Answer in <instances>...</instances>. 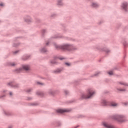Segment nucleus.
I'll return each instance as SVG.
<instances>
[{
	"label": "nucleus",
	"mask_w": 128,
	"mask_h": 128,
	"mask_svg": "<svg viewBox=\"0 0 128 128\" xmlns=\"http://www.w3.org/2000/svg\"><path fill=\"white\" fill-rule=\"evenodd\" d=\"M94 94V92H92L90 90H89L88 94L86 96L84 94H83L82 95V98H92Z\"/></svg>",
	"instance_id": "obj_1"
},
{
	"label": "nucleus",
	"mask_w": 128,
	"mask_h": 128,
	"mask_svg": "<svg viewBox=\"0 0 128 128\" xmlns=\"http://www.w3.org/2000/svg\"><path fill=\"white\" fill-rule=\"evenodd\" d=\"M70 112L68 110H62V109H58L56 110V112L58 114H62V112Z\"/></svg>",
	"instance_id": "obj_2"
},
{
	"label": "nucleus",
	"mask_w": 128,
	"mask_h": 128,
	"mask_svg": "<svg viewBox=\"0 0 128 128\" xmlns=\"http://www.w3.org/2000/svg\"><path fill=\"white\" fill-rule=\"evenodd\" d=\"M122 8L124 10H126V8H128V4L126 2H124L122 4Z\"/></svg>",
	"instance_id": "obj_3"
},
{
	"label": "nucleus",
	"mask_w": 128,
	"mask_h": 128,
	"mask_svg": "<svg viewBox=\"0 0 128 128\" xmlns=\"http://www.w3.org/2000/svg\"><path fill=\"white\" fill-rule=\"evenodd\" d=\"M103 125L104 126H105V128H114V126L110 124H108L106 122L103 123Z\"/></svg>",
	"instance_id": "obj_4"
},
{
	"label": "nucleus",
	"mask_w": 128,
	"mask_h": 128,
	"mask_svg": "<svg viewBox=\"0 0 128 128\" xmlns=\"http://www.w3.org/2000/svg\"><path fill=\"white\" fill-rule=\"evenodd\" d=\"M22 68L25 70H30V67L28 65H24L22 66Z\"/></svg>",
	"instance_id": "obj_5"
},
{
	"label": "nucleus",
	"mask_w": 128,
	"mask_h": 128,
	"mask_svg": "<svg viewBox=\"0 0 128 128\" xmlns=\"http://www.w3.org/2000/svg\"><path fill=\"white\" fill-rule=\"evenodd\" d=\"M124 118V116H118V118H116V120H117L118 122H124L122 119Z\"/></svg>",
	"instance_id": "obj_6"
},
{
	"label": "nucleus",
	"mask_w": 128,
	"mask_h": 128,
	"mask_svg": "<svg viewBox=\"0 0 128 128\" xmlns=\"http://www.w3.org/2000/svg\"><path fill=\"white\" fill-rule=\"evenodd\" d=\"M62 48H63V50H68V48H70V45L64 44L62 46Z\"/></svg>",
	"instance_id": "obj_7"
},
{
	"label": "nucleus",
	"mask_w": 128,
	"mask_h": 128,
	"mask_svg": "<svg viewBox=\"0 0 128 128\" xmlns=\"http://www.w3.org/2000/svg\"><path fill=\"white\" fill-rule=\"evenodd\" d=\"M102 104L103 106H108V103L106 102V100H103L102 101Z\"/></svg>",
	"instance_id": "obj_8"
},
{
	"label": "nucleus",
	"mask_w": 128,
	"mask_h": 128,
	"mask_svg": "<svg viewBox=\"0 0 128 128\" xmlns=\"http://www.w3.org/2000/svg\"><path fill=\"white\" fill-rule=\"evenodd\" d=\"M92 6H93V8H97V6H98V4L96 3H93L92 4Z\"/></svg>",
	"instance_id": "obj_9"
},
{
	"label": "nucleus",
	"mask_w": 128,
	"mask_h": 128,
	"mask_svg": "<svg viewBox=\"0 0 128 128\" xmlns=\"http://www.w3.org/2000/svg\"><path fill=\"white\" fill-rule=\"evenodd\" d=\"M111 106H118V104H116V102H112V103H111Z\"/></svg>",
	"instance_id": "obj_10"
},
{
	"label": "nucleus",
	"mask_w": 128,
	"mask_h": 128,
	"mask_svg": "<svg viewBox=\"0 0 128 128\" xmlns=\"http://www.w3.org/2000/svg\"><path fill=\"white\" fill-rule=\"evenodd\" d=\"M58 4H59V6L62 5V0H58Z\"/></svg>",
	"instance_id": "obj_11"
},
{
	"label": "nucleus",
	"mask_w": 128,
	"mask_h": 128,
	"mask_svg": "<svg viewBox=\"0 0 128 128\" xmlns=\"http://www.w3.org/2000/svg\"><path fill=\"white\" fill-rule=\"evenodd\" d=\"M108 74H110V76H112V74H114V72H112V71H110L108 72Z\"/></svg>",
	"instance_id": "obj_12"
},
{
	"label": "nucleus",
	"mask_w": 128,
	"mask_h": 128,
	"mask_svg": "<svg viewBox=\"0 0 128 128\" xmlns=\"http://www.w3.org/2000/svg\"><path fill=\"white\" fill-rule=\"evenodd\" d=\"M10 66H16V64L15 63H10Z\"/></svg>",
	"instance_id": "obj_13"
},
{
	"label": "nucleus",
	"mask_w": 128,
	"mask_h": 128,
	"mask_svg": "<svg viewBox=\"0 0 128 128\" xmlns=\"http://www.w3.org/2000/svg\"><path fill=\"white\" fill-rule=\"evenodd\" d=\"M42 52H46V48H44L42 50Z\"/></svg>",
	"instance_id": "obj_14"
},
{
	"label": "nucleus",
	"mask_w": 128,
	"mask_h": 128,
	"mask_svg": "<svg viewBox=\"0 0 128 128\" xmlns=\"http://www.w3.org/2000/svg\"><path fill=\"white\" fill-rule=\"evenodd\" d=\"M120 84H124V86H128V84H126L124 83V82H120Z\"/></svg>",
	"instance_id": "obj_15"
},
{
	"label": "nucleus",
	"mask_w": 128,
	"mask_h": 128,
	"mask_svg": "<svg viewBox=\"0 0 128 128\" xmlns=\"http://www.w3.org/2000/svg\"><path fill=\"white\" fill-rule=\"evenodd\" d=\"M64 92H65L66 94H68V90H65V91H64Z\"/></svg>",
	"instance_id": "obj_16"
},
{
	"label": "nucleus",
	"mask_w": 128,
	"mask_h": 128,
	"mask_svg": "<svg viewBox=\"0 0 128 128\" xmlns=\"http://www.w3.org/2000/svg\"><path fill=\"white\" fill-rule=\"evenodd\" d=\"M22 70V68L18 69V70H17L18 72H20V70Z\"/></svg>",
	"instance_id": "obj_17"
},
{
	"label": "nucleus",
	"mask_w": 128,
	"mask_h": 128,
	"mask_svg": "<svg viewBox=\"0 0 128 128\" xmlns=\"http://www.w3.org/2000/svg\"><path fill=\"white\" fill-rule=\"evenodd\" d=\"M66 66H70V64L68 63V62L66 63Z\"/></svg>",
	"instance_id": "obj_18"
},
{
	"label": "nucleus",
	"mask_w": 128,
	"mask_h": 128,
	"mask_svg": "<svg viewBox=\"0 0 128 128\" xmlns=\"http://www.w3.org/2000/svg\"><path fill=\"white\" fill-rule=\"evenodd\" d=\"M125 90H124V89H120V92H124Z\"/></svg>",
	"instance_id": "obj_19"
},
{
	"label": "nucleus",
	"mask_w": 128,
	"mask_h": 128,
	"mask_svg": "<svg viewBox=\"0 0 128 128\" xmlns=\"http://www.w3.org/2000/svg\"><path fill=\"white\" fill-rule=\"evenodd\" d=\"M0 6H4V4L0 3Z\"/></svg>",
	"instance_id": "obj_20"
},
{
	"label": "nucleus",
	"mask_w": 128,
	"mask_h": 128,
	"mask_svg": "<svg viewBox=\"0 0 128 128\" xmlns=\"http://www.w3.org/2000/svg\"><path fill=\"white\" fill-rule=\"evenodd\" d=\"M38 84H43L42 83H40V82H38Z\"/></svg>",
	"instance_id": "obj_21"
},
{
	"label": "nucleus",
	"mask_w": 128,
	"mask_h": 128,
	"mask_svg": "<svg viewBox=\"0 0 128 128\" xmlns=\"http://www.w3.org/2000/svg\"><path fill=\"white\" fill-rule=\"evenodd\" d=\"M10 96H12V92H10Z\"/></svg>",
	"instance_id": "obj_22"
},
{
	"label": "nucleus",
	"mask_w": 128,
	"mask_h": 128,
	"mask_svg": "<svg viewBox=\"0 0 128 128\" xmlns=\"http://www.w3.org/2000/svg\"><path fill=\"white\" fill-rule=\"evenodd\" d=\"M52 64H56V62H51Z\"/></svg>",
	"instance_id": "obj_23"
},
{
	"label": "nucleus",
	"mask_w": 128,
	"mask_h": 128,
	"mask_svg": "<svg viewBox=\"0 0 128 128\" xmlns=\"http://www.w3.org/2000/svg\"><path fill=\"white\" fill-rule=\"evenodd\" d=\"M8 128H12V127H8Z\"/></svg>",
	"instance_id": "obj_24"
},
{
	"label": "nucleus",
	"mask_w": 128,
	"mask_h": 128,
	"mask_svg": "<svg viewBox=\"0 0 128 128\" xmlns=\"http://www.w3.org/2000/svg\"><path fill=\"white\" fill-rule=\"evenodd\" d=\"M48 44V43H46V44Z\"/></svg>",
	"instance_id": "obj_25"
},
{
	"label": "nucleus",
	"mask_w": 128,
	"mask_h": 128,
	"mask_svg": "<svg viewBox=\"0 0 128 128\" xmlns=\"http://www.w3.org/2000/svg\"><path fill=\"white\" fill-rule=\"evenodd\" d=\"M60 71H58V72H60Z\"/></svg>",
	"instance_id": "obj_26"
}]
</instances>
